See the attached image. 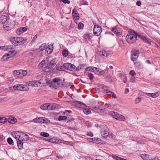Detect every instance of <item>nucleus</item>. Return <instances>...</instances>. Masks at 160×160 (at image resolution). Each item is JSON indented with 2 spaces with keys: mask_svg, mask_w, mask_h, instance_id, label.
Instances as JSON below:
<instances>
[{
  "mask_svg": "<svg viewBox=\"0 0 160 160\" xmlns=\"http://www.w3.org/2000/svg\"><path fill=\"white\" fill-rule=\"evenodd\" d=\"M83 27V24L82 22H80L78 25V28L79 29H82Z\"/></svg>",
  "mask_w": 160,
  "mask_h": 160,
  "instance_id": "obj_48",
  "label": "nucleus"
},
{
  "mask_svg": "<svg viewBox=\"0 0 160 160\" xmlns=\"http://www.w3.org/2000/svg\"><path fill=\"white\" fill-rule=\"evenodd\" d=\"M55 64V61L53 60H51L47 64L46 68L48 69H51L54 66Z\"/></svg>",
  "mask_w": 160,
  "mask_h": 160,
  "instance_id": "obj_23",
  "label": "nucleus"
},
{
  "mask_svg": "<svg viewBox=\"0 0 160 160\" xmlns=\"http://www.w3.org/2000/svg\"><path fill=\"white\" fill-rule=\"evenodd\" d=\"M20 139L22 141H26L29 140V137L27 134H26L24 135V133H23V135H22Z\"/></svg>",
  "mask_w": 160,
  "mask_h": 160,
  "instance_id": "obj_26",
  "label": "nucleus"
},
{
  "mask_svg": "<svg viewBox=\"0 0 160 160\" xmlns=\"http://www.w3.org/2000/svg\"><path fill=\"white\" fill-rule=\"evenodd\" d=\"M7 21V17L4 15H0V24H4Z\"/></svg>",
  "mask_w": 160,
  "mask_h": 160,
  "instance_id": "obj_18",
  "label": "nucleus"
},
{
  "mask_svg": "<svg viewBox=\"0 0 160 160\" xmlns=\"http://www.w3.org/2000/svg\"><path fill=\"white\" fill-rule=\"evenodd\" d=\"M84 66H85V65L84 64L80 65L77 68L76 67L77 70V69L80 70V69H82V68H84Z\"/></svg>",
  "mask_w": 160,
  "mask_h": 160,
  "instance_id": "obj_51",
  "label": "nucleus"
},
{
  "mask_svg": "<svg viewBox=\"0 0 160 160\" xmlns=\"http://www.w3.org/2000/svg\"><path fill=\"white\" fill-rule=\"evenodd\" d=\"M11 56V55L10 54H6L3 56L2 58V61H6L10 58Z\"/></svg>",
  "mask_w": 160,
  "mask_h": 160,
  "instance_id": "obj_25",
  "label": "nucleus"
},
{
  "mask_svg": "<svg viewBox=\"0 0 160 160\" xmlns=\"http://www.w3.org/2000/svg\"><path fill=\"white\" fill-rule=\"evenodd\" d=\"M67 117L65 116H59L58 118L59 121L64 120L66 119Z\"/></svg>",
  "mask_w": 160,
  "mask_h": 160,
  "instance_id": "obj_46",
  "label": "nucleus"
},
{
  "mask_svg": "<svg viewBox=\"0 0 160 160\" xmlns=\"http://www.w3.org/2000/svg\"><path fill=\"white\" fill-rule=\"evenodd\" d=\"M40 135L45 137H48L49 136V134L47 132H42L40 133Z\"/></svg>",
  "mask_w": 160,
  "mask_h": 160,
  "instance_id": "obj_42",
  "label": "nucleus"
},
{
  "mask_svg": "<svg viewBox=\"0 0 160 160\" xmlns=\"http://www.w3.org/2000/svg\"><path fill=\"white\" fill-rule=\"evenodd\" d=\"M88 76L90 80H92L93 78V74L92 73H88Z\"/></svg>",
  "mask_w": 160,
  "mask_h": 160,
  "instance_id": "obj_49",
  "label": "nucleus"
},
{
  "mask_svg": "<svg viewBox=\"0 0 160 160\" xmlns=\"http://www.w3.org/2000/svg\"><path fill=\"white\" fill-rule=\"evenodd\" d=\"M47 47V45L46 44L43 43L39 47L40 50L41 51H42L44 49H46Z\"/></svg>",
  "mask_w": 160,
  "mask_h": 160,
  "instance_id": "obj_35",
  "label": "nucleus"
},
{
  "mask_svg": "<svg viewBox=\"0 0 160 160\" xmlns=\"http://www.w3.org/2000/svg\"><path fill=\"white\" fill-rule=\"evenodd\" d=\"M53 82L54 88L56 89L58 88L62 87L63 85V82L61 79L58 78H54Z\"/></svg>",
  "mask_w": 160,
  "mask_h": 160,
  "instance_id": "obj_5",
  "label": "nucleus"
},
{
  "mask_svg": "<svg viewBox=\"0 0 160 160\" xmlns=\"http://www.w3.org/2000/svg\"><path fill=\"white\" fill-rule=\"evenodd\" d=\"M61 2H63L64 3L69 4L70 3V2L68 0H60Z\"/></svg>",
  "mask_w": 160,
  "mask_h": 160,
  "instance_id": "obj_57",
  "label": "nucleus"
},
{
  "mask_svg": "<svg viewBox=\"0 0 160 160\" xmlns=\"http://www.w3.org/2000/svg\"><path fill=\"white\" fill-rule=\"evenodd\" d=\"M129 74L132 76H133L136 74V73L133 70H131L129 72Z\"/></svg>",
  "mask_w": 160,
  "mask_h": 160,
  "instance_id": "obj_59",
  "label": "nucleus"
},
{
  "mask_svg": "<svg viewBox=\"0 0 160 160\" xmlns=\"http://www.w3.org/2000/svg\"><path fill=\"white\" fill-rule=\"evenodd\" d=\"M56 69L58 71H62V66L60 64H58L56 65Z\"/></svg>",
  "mask_w": 160,
  "mask_h": 160,
  "instance_id": "obj_45",
  "label": "nucleus"
},
{
  "mask_svg": "<svg viewBox=\"0 0 160 160\" xmlns=\"http://www.w3.org/2000/svg\"><path fill=\"white\" fill-rule=\"evenodd\" d=\"M8 143L10 144H11L13 143V141L11 138H8L7 139Z\"/></svg>",
  "mask_w": 160,
  "mask_h": 160,
  "instance_id": "obj_50",
  "label": "nucleus"
},
{
  "mask_svg": "<svg viewBox=\"0 0 160 160\" xmlns=\"http://www.w3.org/2000/svg\"><path fill=\"white\" fill-rule=\"evenodd\" d=\"M63 67L64 68L72 71H75L77 70L76 67L74 65L70 63H66L63 65Z\"/></svg>",
  "mask_w": 160,
  "mask_h": 160,
  "instance_id": "obj_6",
  "label": "nucleus"
},
{
  "mask_svg": "<svg viewBox=\"0 0 160 160\" xmlns=\"http://www.w3.org/2000/svg\"><path fill=\"white\" fill-rule=\"evenodd\" d=\"M109 95L111 97L113 98H116L117 96L113 92H109V93L108 95Z\"/></svg>",
  "mask_w": 160,
  "mask_h": 160,
  "instance_id": "obj_44",
  "label": "nucleus"
},
{
  "mask_svg": "<svg viewBox=\"0 0 160 160\" xmlns=\"http://www.w3.org/2000/svg\"><path fill=\"white\" fill-rule=\"evenodd\" d=\"M42 86V83L40 81L35 80L34 87L39 88Z\"/></svg>",
  "mask_w": 160,
  "mask_h": 160,
  "instance_id": "obj_29",
  "label": "nucleus"
},
{
  "mask_svg": "<svg viewBox=\"0 0 160 160\" xmlns=\"http://www.w3.org/2000/svg\"><path fill=\"white\" fill-rule=\"evenodd\" d=\"M27 30V28L26 27L21 28L17 30V33L18 35H20L26 31Z\"/></svg>",
  "mask_w": 160,
  "mask_h": 160,
  "instance_id": "obj_22",
  "label": "nucleus"
},
{
  "mask_svg": "<svg viewBox=\"0 0 160 160\" xmlns=\"http://www.w3.org/2000/svg\"><path fill=\"white\" fill-rule=\"evenodd\" d=\"M138 34L134 30L129 31L126 37L127 42L129 44L135 42L137 39Z\"/></svg>",
  "mask_w": 160,
  "mask_h": 160,
  "instance_id": "obj_1",
  "label": "nucleus"
},
{
  "mask_svg": "<svg viewBox=\"0 0 160 160\" xmlns=\"http://www.w3.org/2000/svg\"><path fill=\"white\" fill-rule=\"evenodd\" d=\"M17 145L19 149H21L22 148L23 143L21 141V139L18 140L17 142Z\"/></svg>",
  "mask_w": 160,
  "mask_h": 160,
  "instance_id": "obj_31",
  "label": "nucleus"
},
{
  "mask_svg": "<svg viewBox=\"0 0 160 160\" xmlns=\"http://www.w3.org/2000/svg\"><path fill=\"white\" fill-rule=\"evenodd\" d=\"M141 99L140 98H137L135 100V103H138L140 101Z\"/></svg>",
  "mask_w": 160,
  "mask_h": 160,
  "instance_id": "obj_61",
  "label": "nucleus"
},
{
  "mask_svg": "<svg viewBox=\"0 0 160 160\" xmlns=\"http://www.w3.org/2000/svg\"><path fill=\"white\" fill-rule=\"evenodd\" d=\"M47 85H49L50 88H54L53 82L50 81L46 82Z\"/></svg>",
  "mask_w": 160,
  "mask_h": 160,
  "instance_id": "obj_39",
  "label": "nucleus"
},
{
  "mask_svg": "<svg viewBox=\"0 0 160 160\" xmlns=\"http://www.w3.org/2000/svg\"><path fill=\"white\" fill-rule=\"evenodd\" d=\"M141 157L144 160H153L154 157H152L151 155L146 154H142L140 155Z\"/></svg>",
  "mask_w": 160,
  "mask_h": 160,
  "instance_id": "obj_17",
  "label": "nucleus"
},
{
  "mask_svg": "<svg viewBox=\"0 0 160 160\" xmlns=\"http://www.w3.org/2000/svg\"><path fill=\"white\" fill-rule=\"evenodd\" d=\"M35 82V80L30 81L27 82L26 84L29 86L34 87Z\"/></svg>",
  "mask_w": 160,
  "mask_h": 160,
  "instance_id": "obj_32",
  "label": "nucleus"
},
{
  "mask_svg": "<svg viewBox=\"0 0 160 160\" xmlns=\"http://www.w3.org/2000/svg\"><path fill=\"white\" fill-rule=\"evenodd\" d=\"M146 95L148 96L153 98H156L158 97L159 96V94L158 92H155L153 93H147Z\"/></svg>",
  "mask_w": 160,
  "mask_h": 160,
  "instance_id": "obj_24",
  "label": "nucleus"
},
{
  "mask_svg": "<svg viewBox=\"0 0 160 160\" xmlns=\"http://www.w3.org/2000/svg\"><path fill=\"white\" fill-rule=\"evenodd\" d=\"M99 127L101 134L103 137H106L109 135V131L108 126L106 125H101Z\"/></svg>",
  "mask_w": 160,
  "mask_h": 160,
  "instance_id": "obj_3",
  "label": "nucleus"
},
{
  "mask_svg": "<svg viewBox=\"0 0 160 160\" xmlns=\"http://www.w3.org/2000/svg\"><path fill=\"white\" fill-rule=\"evenodd\" d=\"M26 86L22 84L15 85L13 86V88L15 90H17L20 91H27L28 90V88H25Z\"/></svg>",
  "mask_w": 160,
  "mask_h": 160,
  "instance_id": "obj_12",
  "label": "nucleus"
},
{
  "mask_svg": "<svg viewBox=\"0 0 160 160\" xmlns=\"http://www.w3.org/2000/svg\"><path fill=\"white\" fill-rule=\"evenodd\" d=\"M92 70L91 72H95V74L99 75H101L104 74L105 72L104 70H102L100 69L94 67H92Z\"/></svg>",
  "mask_w": 160,
  "mask_h": 160,
  "instance_id": "obj_15",
  "label": "nucleus"
},
{
  "mask_svg": "<svg viewBox=\"0 0 160 160\" xmlns=\"http://www.w3.org/2000/svg\"><path fill=\"white\" fill-rule=\"evenodd\" d=\"M110 114L115 119L119 121H124L125 119V117L123 116L116 112H111Z\"/></svg>",
  "mask_w": 160,
  "mask_h": 160,
  "instance_id": "obj_4",
  "label": "nucleus"
},
{
  "mask_svg": "<svg viewBox=\"0 0 160 160\" xmlns=\"http://www.w3.org/2000/svg\"><path fill=\"white\" fill-rule=\"evenodd\" d=\"M111 91L109 90L108 89H104L103 90V92L106 93H108V95L109 93V92H111Z\"/></svg>",
  "mask_w": 160,
  "mask_h": 160,
  "instance_id": "obj_58",
  "label": "nucleus"
},
{
  "mask_svg": "<svg viewBox=\"0 0 160 160\" xmlns=\"http://www.w3.org/2000/svg\"><path fill=\"white\" fill-rule=\"evenodd\" d=\"M33 121L36 123H49L50 121L44 117H39L34 119Z\"/></svg>",
  "mask_w": 160,
  "mask_h": 160,
  "instance_id": "obj_9",
  "label": "nucleus"
},
{
  "mask_svg": "<svg viewBox=\"0 0 160 160\" xmlns=\"http://www.w3.org/2000/svg\"><path fill=\"white\" fill-rule=\"evenodd\" d=\"M99 54L101 56H103L105 57L110 56L111 54V52L109 50H102L99 52Z\"/></svg>",
  "mask_w": 160,
  "mask_h": 160,
  "instance_id": "obj_14",
  "label": "nucleus"
},
{
  "mask_svg": "<svg viewBox=\"0 0 160 160\" xmlns=\"http://www.w3.org/2000/svg\"><path fill=\"white\" fill-rule=\"evenodd\" d=\"M58 142H59L60 143H63L64 144H67V143H68V142H67L66 141H63H63L61 139H58Z\"/></svg>",
  "mask_w": 160,
  "mask_h": 160,
  "instance_id": "obj_54",
  "label": "nucleus"
},
{
  "mask_svg": "<svg viewBox=\"0 0 160 160\" xmlns=\"http://www.w3.org/2000/svg\"><path fill=\"white\" fill-rule=\"evenodd\" d=\"M118 29L116 27H115L112 28L111 31L112 32L114 33L117 35L118 36L121 35L120 32H117Z\"/></svg>",
  "mask_w": 160,
  "mask_h": 160,
  "instance_id": "obj_27",
  "label": "nucleus"
},
{
  "mask_svg": "<svg viewBox=\"0 0 160 160\" xmlns=\"http://www.w3.org/2000/svg\"><path fill=\"white\" fill-rule=\"evenodd\" d=\"M136 5L138 6H140L141 5V3L139 1H138L136 2Z\"/></svg>",
  "mask_w": 160,
  "mask_h": 160,
  "instance_id": "obj_64",
  "label": "nucleus"
},
{
  "mask_svg": "<svg viewBox=\"0 0 160 160\" xmlns=\"http://www.w3.org/2000/svg\"><path fill=\"white\" fill-rule=\"evenodd\" d=\"M8 121L9 123L13 124L17 122V119L15 117H11L8 118Z\"/></svg>",
  "mask_w": 160,
  "mask_h": 160,
  "instance_id": "obj_21",
  "label": "nucleus"
},
{
  "mask_svg": "<svg viewBox=\"0 0 160 160\" xmlns=\"http://www.w3.org/2000/svg\"><path fill=\"white\" fill-rule=\"evenodd\" d=\"M10 41L12 44L17 46L25 43L27 41V39L21 37H14L11 38Z\"/></svg>",
  "mask_w": 160,
  "mask_h": 160,
  "instance_id": "obj_2",
  "label": "nucleus"
},
{
  "mask_svg": "<svg viewBox=\"0 0 160 160\" xmlns=\"http://www.w3.org/2000/svg\"><path fill=\"white\" fill-rule=\"evenodd\" d=\"M72 14L73 15H77V11L75 8H74L72 11Z\"/></svg>",
  "mask_w": 160,
  "mask_h": 160,
  "instance_id": "obj_56",
  "label": "nucleus"
},
{
  "mask_svg": "<svg viewBox=\"0 0 160 160\" xmlns=\"http://www.w3.org/2000/svg\"><path fill=\"white\" fill-rule=\"evenodd\" d=\"M112 157L114 159L117 160H128L123 158H120L117 156L112 155Z\"/></svg>",
  "mask_w": 160,
  "mask_h": 160,
  "instance_id": "obj_43",
  "label": "nucleus"
},
{
  "mask_svg": "<svg viewBox=\"0 0 160 160\" xmlns=\"http://www.w3.org/2000/svg\"><path fill=\"white\" fill-rule=\"evenodd\" d=\"M90 34H86L84 35V38L86 41L88 42L90 40Z\"/></svg>",
  "mask_w": 160,
  "mask_h": 160,
  "instance_id": "obj_30",
  "label": "nucleus"
},
{
  "mask_svg": "<svg viewBox=\"0 0 160 160\" xmlns=\"http://www.w3.org/2000/svg\"><path fill=\"white\" fill-rule=\"evenodd\" d=\"M73 19H74V20L76 21L77 20H78L79 18V16H78L77 15H73Z\"/></svg>",
  "mask_w": 160,
  "mask_h": 160,
  "instance_id": "obj_53",
  "label": "nucleus"
},
{
  "mask_svg": "<svg viewBox=\"0 0 160 160\" xmlns=\"http://www.w3.org/2000/svg\"><path fill=\"white\" fill-rule=\"evenodd\" d=\"M7 121V118L5 117H0V122L2 123H5Z\"/></svg>",
  "mask_w": 160,
  "mask_h": 160,
  "instance_id": "obj_36",
  "label": "nucleus"
},
{
  "mask_svg": "<svg viewBox=\"0 0 160 160\" xmlns=\"http://www.w3.org/2000/svg\"><path fill=\"white\" fill-rule=\"evenodd\" d=\"M45 60H43L41 62H40L38 65V67L39 68H42L45 64Z\"/></svg>",
  "mask_w": 160,
  "mask_h": 160,
  "instance_id": "obj_41",
  "label": "nucleus"
},
{
  "mask_svg": "<svg viewBox=\"0 0 160 160\" xmlns=\"http://www.w3.org/2000/svg\"><path fill=\"white\" fill-rule=\"evenodd\" d=\"M37 38V35H36L33 37V39L32 40L31 42H34L35 41V39Z\"/></svg>",
  "mask_w": 160,
  "mask_h": 160,
  "instance_id": "obj_63",
  "label": "nucleus"
},
{
  "mask_svg": "<svg viewBox=\"0 0 160 160\" xmlns=\"http://www.w3.org/2000/svg\"><path fill=\"white\" fill-rule=\"evenodd\" d=\"M48 110L58 109L60 108V106L58 104L54 103H47Z\"/></svg>",
  "mask_w": 160,
  "mask_h": 160,
  "instance_id": "obj_10",
  "label": "nucleus"
},
{
  "mask_svg": "<svg viewBox=\"0 0 160 160\" xmlns=\"http://www.w3.org/2000/svg\"><path fill=\"white\" fill-rule=\"evenodd\" d=\"M13 46L11 45H9L8 46L1 47L0 48L2 50H7L8 51L11 52V54H14L16 53V51L13 50Z\"/></svg>",
  "mask_w": 160,
  "mask_h": 160,
  "instance_id": "obj_11",
  "label": "nucleus"
},
{
  "mask_svg": "<svg viewBox=\"0 0 160 160\" xmlns=\"http://www.w3.org/2000/svg\"><path fill=\"white\" fill-rule=\"evenodd\" d=\"M87 135L91 137H93V133L91 132H87Z\"/></svg>",
  "mask_w": 160,
  "mask_h": 160,
  "instance_id": "obj_52",
  "label": "nucleus"
},
{
  "mask_svg": "<svg viewBox=\"0 0 160 160\" xmlns=\"http://www.w3.org/2000/svg\"><path fill=\"white\" fill-rule=\"evenodd\" d=\"M68 50L64 49L62 51V54L63 56L66 57L68 55Z\"/></svg>",
  "mask_w": 160,
  "mask_h": 160,
  "instance_id": "obj_40",
  "label": "nucleus"
},
{
  "mask_svg": "<svg viewBox=\"0 0 160 160\" xmlns=\"http://www.w3.org/2000/svg\"><path fill=\"white\" fill-rule=\"evenodd\" d=\"M3 28L5 30L9 31L14 27V25L12 22L7 21L3 25Z\"/></svg>",
  "mask_w": 160,
  "mask_h": 160,
  "instance_id": "obj_7",
  "label": "nucleus"
},
{
  "mask_svg": "<svg viewBox=\"0 0 160 160\" xmlns=\"http://www.w3.org/2000/svg\"><path fill=\"white\" fill-rule=\"evenodd\" d=\"M99 108V107L98 106H94L92 107L91 109L92 110H94L95 111H96L95 110L98 109Z\"/></svg>",
  "mask_w": 160,
  "mask_h": 160,
  "instance_id": "obj_60",
  "label": "nucleus"
},
{
  "mask_svg": "<svg viewBox=\"0 0 160 160\" xmlns=\"http://www.w3.org/2000/svg\"><path fill=\"white\" fill-rule=\"evenodd\" d=\"M19 71L20 78L26 76L28 72L26 70H20Z\"/></svg>",
  "mask_w": 160,
  "mask_h": 160,
  "instance_id": "obj_20",
  "label": "nucleus"
},
{
  "mask_svg": "<svg viewBox=\"0 0 160 160\" xmlns=\"http://www.w3.org/2000/svg\"><path fill=\"white\" fill-rule=\"evenodd\" d=\"M83 112L85 114L88 115L91 113V111L88 109L84 108L83 109Z\"/></svg>",
  "mask_w": 160,
  "mask_h": 160,
  "instance_id": "obj_38",
  "label": "nucleus"
},
{
  "mask_svg": "<svg viewBox=\"0 0 160 160\" xmlns=\"http://www.w3.org/2000/svg\"><path fill=\"white\" fill-rule=\"evenodd\" d=\"M13 75L16 78H20L19 70L14 71H13Z\"/></svg>",
  "mask_w": 160,
  "mask_h": 160,
  "instance_id": "obj_34",
  "label": "nucleus"
},
{
  "mask_svg": "<svg viewBox=\"0 0 160 160\" xmlns=\"http://www.w3.org/2000/svg\"><path fill=\"white\" fill-rule=\"evenodd\" d=\"M53 49V46L52 45H49L48 47H47L45 51V54L48 55L52 53Z\"/></svg>",
  "mask_w": 160,
  "mask_h": 160,
  "instance_id": "obj_19",
  "label": "nucleus"
},
{
  "mask_svg": "<svg viewBox=\"0 0 160 160\" xmlns=\"http://www.w3.org/2000/svg\"><path fill=\"white\" fill-rule=\"evenodd\" d=\"M92 142L97 143H101V139L99 138H92Z\"/></svg>",
  "mask_w": 160,
  "mask_h": 160,
  "instance_id": "obj_33",
  "label": "nucleus"
},
{
  "mask_svg": "<svg viewBox=\"0 0 160 160\" xmlns=\"http://www.w3.org/2000/svg\"><path fill=\"white\" fill-rule=\"evenodd\" d=\"M92 67H88L86 69V70L88 71H91L92 70Z\"/></svg>",
  "mask_w": 160,
  "mask_h": 160,
  "instance_id": "obj_62",
  "label": "nucleus"
},
{
  "mask_svg": "<svg viewBox=\"0 0 160 160\" xmlns=\"http://www.w3.org/2000/svg\"><path fill=\"white\" fill-rule=\"evenodd\" d=\"M47 103H45L41 106V108L43 110H48V108H47Z\"/></svg>",
  "mask_w": 160,
  "mask_h": 160,
  "instance_id": "obj_37",
  "label": "nucleus"
},
{
  "mask_svg": "<svg viewBox=\"0 0 160 160\" xmlns=\"http://www.w3.org/2000/svg\"><path fill=\"white\" fill-rule=\"evenodd\" d=\"M135 66L139 69H142L143 67L142 65L139 62H137L134 63Z\"/></svg>",
  "mask_w": 160,
  "mask_h": 160,
  "instance_id": "obj_28",
  "label": "nucleus"
},
{
  "mask_svg": "<svg viewBox=\"0 0 160 160\" xmlns=\"http://www.w3.org/2000/svg\"><path fill=\"white\" fill-rule=\"evenodd\" d=\"M102 32V28L99 25L94 24L93 29V33L96 36L100 35Z\"/></svg>",
  "mask_w": 160,
  "mask_h": 160,
  "instance_id": "obj_8",
  "label": "nucleus"
},
{
  "mask_svg": "<svg viewBox=\"0 0 160 160\" xmlns=\"http://www.w3.org/2000/svg\"><path fill=\"white\" fill-rule=\"evenodd\" d=\"M137 142L138 144H144L146 143V141L145 140H142V139H140L138 140L137 141Z\"/></svg>",
  "mask_w": 160,
  "mask_h": 160,
  "instance_id": "obj_47",
  "label": "nucleus"
},
{
  "mask_svg": "<svg viewBox=\"0 0 160 160\" xmlns=\"http://www.w3.org/2000/svg\"><path fill=\"white\" fill-rule=\"evenodd\" d=\"M139 55V50H133L132 51V59L133 61H136Z\"/></svg>",
  "mask_w": 160,
  "mask_h": 160,
  "instance_id": "obj_13",
  "label": "nucleus"
},
{
  "mask_svg": "<svg viewBox=\"0 0 160 160\" xmlns=\"http://www.w3.org/2000/svg\"><path fill=\"white\" fill-rule=\"evenodd\" d=\"M22 135H23V133H21L18 131H15L12 135L15 139L19 140L20 139Z\"/></svg>",
  "mask_w": 160,
  "mask_h": 160,
  "instance_id": "obj_16",
  "label": "nucleus"
},
{
  "mask_svg": "<svg viewBox=\"0 0 160 160\" xmlns=\"http://www.w3.org/2000/svg\"><path fill=\"white\" fill-rule=\"evenodd\" d=\"M138 37L139 38H140L142 40L144 41H145L147 39L145 37L143 36H142L141 35H138Z\"/></svg>",
  "mask_w": 160,
  "mask_h": 160,
  "instance_id": "obj_55",
  "label": "nucleus"
}]
</instances>
